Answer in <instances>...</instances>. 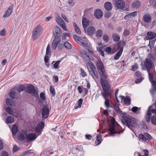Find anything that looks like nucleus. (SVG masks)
Here are the masks:
<instances>
[{"instance_id": "nucleus-1", "label": "nucleus", "mask_w": 156, "mask_h": 156, "mask_svg": "<svg viewBox=\"0 0 156 156\" xmlns=\"http://www.w3.org/2000/svg\"><path fill=\"white\" fill-rule=\"evenodd\" d=\"M96 66L98 72L101 77L100 78L101 84L109 83L108 75L105 70L103 63L100 60L97 62Z\"/></svg>"}, {"instance_id": "nucleus-2", "label": "nucleus", "mask_w": 156, "mask_h": 156, "mask_svg": "<svg viewBox=\"0 0 156 156\" xmlns=\"http://www.w3.org/2000/svg\"><path fill=\"white\" fill-rule=\"evenodd\" d=\"M103 92L101 93V95L105 100V106L109 108L110 107L109 101L108 100L109 95L112 93L111 90V87L109 83L101 84Z\"/></svg>"}, {"instance_id": "nucleus-3", "label": "nucleus", "mask_w": 156, "mask_h": 156, "mask_svg": "<svg viewBox=\"0 0 156 156\" xmlns=\"http://www.w3.org/2000/svg\"><path fill=\"white\" fill-rule=\"evenodd\" d=\"M42 27L38 25L32 31V37L33 41L36 40L42 34Z\"/></svg>"}, {"instance_id": "nucleus-4", "label": "nucleus", "mask_w": 156, "mask_h": 156, "mask_svg": "<svg viewBox=\"0 0 156 156\" xmlns=\"http://www.w3.org/2000/svg\"><path fill=\"white\" fill-rule=\"evenodd\" d=\"M89 74L91 75L93 78L95 80L98 78L97 73L95 72V67L93 63L90 62L87 65Z\"/></svg>"}, {"instance_id": "nucleus-5", "label": "nucleus", "mask_w": 156, "mask_h": 156, "mask_svg": "<svg viewBox=\"0 0 156 156\" xmlns=\"http://www.w3.org/2000/svg\"><path fill=\"white\" fill-rule=\"evenodd\" d=\"M126 122L127 126L130 128V126L135 127L136 126V120L134 118L129 116H126L124 117Z\"/></svg>"}, {"instance_id": "nucleus-6", "label": "nucleus", "mask_w": 156, "mask_h": 156, "mask_svg": "<svg viewBox=\"0 0 156 156\" xmlns=\"http://www.w3.org/2000/svg\"><path fill=\"white\" fill-rule=\"evenodd\" d=\"M26 91L35 98L38 97V90H36L35 87L32 85H28L26 87Z\"/></svg>"}, {"instance_id": "nucleus-7", "label": "nucleus", "mask_w": 156, "mask_h": 156, "mask_svg": "<svg viewBox=\"0 0 156 156\" xmlns=\"http://www.w3.org/2000/svg\"><path fill=\"white\" fill-rule=\"evenodd\" d=\"M139 137L142 141H148L152 138V137L150 134L147 133L139 134Z\"/></svg>"}, {"instance_id": "nucleus-8", "label": "nucleus", "mask_w": 156, "mask_h": 156, "mask_svg": "<svg viewBox=\"0 0 156 156\" xmlns=\"http://www.w3.org/2000/svg\"><path fill=\"white\" fill-rule=\"evenodd\" d=\"M55 20L58 24L60 25L64 30L66 31H67L65 23L62 18L59 17H57L56 18Z\"/></svg>"}, {"instance_id": "nucleus-9", "label": "nucleus", "mask_w": 156, "mask_h": 156, "mask_svg": "<svg viewBox=\"0 0 156 156\" xmlns=\"http://www.w3.org/2000/svg\"><path fill=\"white\" fill-rule=\"evenodd\" d=\"M145 67L147 71L150 70L153 65V62L150 58H147L145 59L144 62Z\"/></svg>"}, {"instance_id": "nucleus-10", "label": "nucleus", "mask_w": 156, "mask_h": 156, "mask_svg": "<svg viewBox=\"0 0 156 156\" xmlns=\"http://www.w3.org/2000/svg\"><path fill=\"white\" fill-rule=\"evenodd\" d=\"M44 123L41 122L39 123V124L36 127L35 129V132L37 133H39L38 136L40 135L42 132V129L44 127Z\"/></svg>"}, {"instance_id": "nucleus-11", "label": "nucleus", "mask_w": 156, "mask_h": 156, "mask_svg": "<svg viewBox=\"0 0 156 156\" xmlns=\"http://www.w3.org/2000/svg\"><path fill=\"white\" fill-rule=\"evenodd\" d=\"M42 117L43 119H45L48 118L49 114V110L48 107L44 106L42 109Z\"/></svg>"}, {"instance_id": "nucleus-12", "label": "nucleus", "mask_w": 156, "mask_h": 156, "mask_svg": "<svg viewBox=\"0 0 156 156\" xmlns=\"http://www.w3.org/2000/svg\"><path fill=\"white\" fill-rule=\"evenodd\" d=\"M61 39L59 37H55L52 44V49L55 50L56 49L58 44L60 42Z\"/></svg>"}, {"instance_id": "nucleus-13", "label": "nucleus", "mask_w": 156, "mask_h": 156, "mask_svg": "<svg viewBox=\"0 0 156 156\" xmlns=\"http://www.w3.org/2000/svg\"><path fill=\"white\" fill-rule=\"evenodd\" d=\"M37 136L35 133H31L27 135L26 138L28 142L32 141L34 140L37 138Z\"/></svg>"}, {"instance_id": "nucleus-14", "label": "nucleus", "mask_w": 156, "mask_h": 156, "mask_svg": "<svg viewBox=\"0 0 156 156\" xmlns=\"http://www.w3.org/2000/svg\"><path fill=\"white\" fill-rule=\"evenodd\" d=\"M152 112L154 113L152 111V109L149 107L147 111V113L145 116V120L147 122L150 121V118L151 116Z\"/></svg>"}, {"instance_id": "nucleus-15", "label": "nucleus", "mask_w": 156, "mask_h": 156, "mask_svg": "<svg viewBox=\"0 0 156 156\" xmlns=\"http://www.w3.org/2000/svg\"><path fill=\"white\" fill-rule=\"evenodd\" d=\"M115 5L117 8L122 9L124 7L125 4L123 1L119 0L116 2Z\"/></svg>"}, {"instance_id": "nucleus-16", "label": "nucleus", "mask_w": 156, "mask_h": 156, "mask_svg": "<svg viewBox=\"0 0 156 156\" xmlns=\"http://www.w3.org/2000/svg\"><path fill=\"white\" fill-rule=\"evenodd\" d=\"M82 25L85 32H86V28L89 25V21L86 18H83L82 21Z\"/></svg>"}, {"instance_id": "nucleus-17", "label": "nucleus", "mask_w": 156, "mask_h": 156, "mask_svg": "<svg viewBox=\"0 0 156 156\" xmlns=\"http://www.w3.org/2000/svg\"><path fill=\"white\" fill-rule=\"evenodd\" d=\"M94 16L98 19L101 18L103 16V13L100 9H96L94 12Z\"/></svg>"}, {"instance_id": "nucleus-18", "label": "nucleus", "mask_w": 156, "mask_h": 156, "mask_svg": "<svg viewBox=\"0 0 156 156\" xmlns=\"http://www.w3.org/2000/svg\"><path fill=\"white\" fill-rule=\"evenodd\" d=\"M119 98H121L122 101L123 100L124 104H126V105H129L130 104L131 99L129 98H125L123 96H120Z\"/></svg>"}, {"instance_id": "nucleus-19", "label": "nucleus", "mask_w": 156, "mask_h": 156, "mask_svg": "<svg viewBox=\"0 0 156 156\" xmlns=\"http://www.w3.org/2000/svg\"><path fill=\"white\" fill-rule=\"evenodd\" d=\"M95 31V29L94 27L93 26L89 27L85 33L88 35H91L94 34Z\"/></svg>"}, {"instance_id": "nucleus-20", "label": "nucleus", "mask_w": 156, "mask_h": 156, "mask_svg": "<svg viewBox=\"0 0 156 156\" xmlns=\"http://www.w3.org/2000/svg\"><path fill=\"white\" fill-rule=\"evenodd\" d=\"M61 33V30L60 27L58 26L55 27H54L53 33L55 37H58L57 36L60 34Z\"/></svg>"}, {"instance_id": "nucleus-21", "label": "nucleus", "mask_w": 156, "mask_h": 156, "mask_svg": "<svg viewBox=\"0 0 156 156\" xmlns=\"http://www.w3.org/2000/svg\"><path fill=\"white\" fill-rule=\"evenodd\" d=\"M27 135V132L26 131H22L21 133L18 136V140L22 141L24 140L25 138V136Z\"/></svg>"}, {"instance_id": "nucleus-22", "label": "nucleus", "mask_w": 156, "mask_h": 156, "mask_svg": "<svg viewBox=\"0 0 156 156\" xmlns=\"http://www.w3.org/2000/svg\"><path fill=\"white\" fill-rule=\"evenodd\" d=\"M137 12L136 11L133 12L130 14L126 15L124 19L125 20H128L129 19L135 17L137 14Z\"/></svg>"}, {"instance_id": "nucleus-23", "label": "nucleus", "mask_w": 156, "mask_h": 156, "mask_svg": "<svg viewBox=\"0 0 156 156\" xmlns=\"http://www.w3.org/2000/svg\"><path fill=\"white\" fill-rule=\"evenodd\" d=\"M12 9L13 6H10L5 14L3 15V18H6L9 16L12 12Z\"/></svg>"}, {"instance_id": "nucleus-24", "label": "nucleus", "mask_w": 156, "mask_h": 156, "mask_svg": "<svg viewBox=\"0 0 156 156\" xmlns=\"http://www.w3.org/2000/svg\"><path fill=\"white\" fill-rule=\"evenodd\" d=\"M135 75L137 78H139L135 81V82L136 83H140L144 79V78L142 77L140 78L141 77V73L140 72L137 71L136 72Z\"/></svg>"}, {"instance_id": "nucleus-25", "label": "nucleus", "mask_w": 156, "mask_h": 156, "mask_svg": "<svg viewBox=\"0 0 156 156\" xmlns=\"http://www.w3.org/2000/svg\"><path fill=\"white\" fill-rule=\"evenodd\" d=\"M109 131L110 132V134L112 135L115 133H118L116 131L115 125L113 123H112V125L109 126Z\"/></svg>"}, {"instance_id": "nucleus-26", "label": "nucleus", "mask_w": 156, "mask_h": 156, "mask_svg": "<svg viewBox=\"0 0 156 156\" xmlns=\"http://www.w3.org/2000/svg\"><path fill=\"white\" fill-rule=\"evenodd\" d=\"M79 42H80L78 44L83 47H85L87 45V42L85 37H82L80 40Z\"/></svg>"}, {"instance_id": "nucleus-27", "label": "nucleus", "mask_w": 156, "mask_h": 156, "mask_svg": "<svg viewBox=\"0 0 156 156\" xmlns=\"http://www.w3.org/2000/svg\"><path fill=\"white\" fill-rule=\"evenodd\" d=\"M151 19V16L148 14H145L144 15L143 20L146 23H148L150 22Z\"/></svg>"}, {"instance_id": "nucleus-28", "label": "nucleus", "mask_w": 156, "mask_h": 156, "mask_svg": "<svg viewBox=\"0 0 156 156\" xmlns=\"http://www.w3.org/2000/svg\"><path fill=\"white\" fill-rule=\"evenodd\" d=\"M104 7L105 9L108 11L111 10L112 8V4L109 2H106L104 4Z\"/></svg>"}, {"instance_id": "nucleus-29", "label": "nucleus", "mask_w": 156, "mask_h": 156, "mask_svg": "<svg viewBox=\"0 0 156 156\" xmlns=\"http://www.w3.org/2000/svg\"><path fill=\"white\" fill-rule=\"evenodd\" d=\"M147 35L148 36L147 39H154V38L156 37V33L152 32H148Z\"/></svg>"}, {"instance_id": "nucleus-30", "label": "nucleus", "mask_w": 156, "mask_h": 156, "mask_svg": "<svg viewBox=\"0 0 156 156\" xmlns=\"http://www.w3.org/2000/svg\"><path fill=\"white\" fill-rule=\"evenodd\" d=\"M6 102L8 106H14L15 105L14 101L11 99H7L6 100Z\"/></svg>"}, {"instance_id": "nucleus-31", "label": "nucleus", "mask_w": 156, "mask_h": 156, "mask_svg": "<svg viewBox=\"0 0 156 156\" xmlns=\"http://www.w3.org/2000/svg\"><path fill=\"white\" fill-rule=\"evenodd\" d=\"M132 5L133 8L137 9L140 6L141 4L139 1H136L132 3Z\"/></svg>"}, {"instance_id": "nucleus-32", "label": "nucleus", "mask_w": 156, "mask_h": 156, "mask_svg": "<svg viewBox=\"0 0 156 156\" xmlns=\"http://www.w3.org/2000/svg\"><path fill=\"white\" fill-rule=\"evenodd\" d=\"M122 51V48L119 51L115 54L114 57V59L115 60L118 59L121 55Z\"/></svg>"}, {"instance_id": "nucleus-33", "label": "nucleus", "mask_w": 156, "mask_h": 156, "mask_svg": "<svg viewBox=\"0 0 156 156\" xmlns=\"http://www.w3.org/2000/svg\"><path fill=\"white\" fill-rule=\"evenodd\" d=\"M149 39V46H150V48L151 49L154 47V43L155 41H156V39Z\"/></svg>"}, {"instance_id": "nucleus-34", "label": "nucleus", "mask_w": 156, "mask_h": 156, "mask_svg": "<svg viewBox=\"0 0 156 156\" xmlns=\"http://www.w3.org/2000/svg\"><path fill=\"white\" fill-rule=\"evenodd\" d=\"M96 141L95 143L96 145L100 144L102 141V137L100 134H98L96 136Z\"/></svg>"}, {"instance_id": "nucleus-35", "label": "nucleus", "mask_w": 156, "mask_h": 156, "mask_svg": "<svg viewBox=\"0 0 156 156\" xmlns=\"http://www.w3.org/2000/svg\"><path fill=\"white\" fill-rule=\"evenodd\" d=\"M112 38L114 41L116 42L118 41L120 38V36L119 35L116 34H114L112 35Z\"/></svg>"}, {"instance_id": "nucleus-36", "label": "nucleus", "mask_w": 156, "mask_h": 156, "mask_svg": "<svg viewBox=\"0 0 156 156\" xmlns=\"http://www.w3.org/2000/svg\"><path fill=\"white\" fill-rule=\"evenodd\" d=\"M14 121V118L11 116L8 117L6 119V122L7 123L10 124L13 122Z\"/></svg>"}, {"instance_id": "nucleus-37", "label": "nucleus", "mask_w": 156, "mask_h": 156, "mask_svg": "<svg viewBox=\"0 0 156 156\" xmlns=\"http://www.w3.org/2000/svg\"><path fill=\"white\" fill-rule=\"evenodd\" d=\"M18 131V127L16 125L13 126L12 128V132L13 135H15Z\"/></svg>"}, {"instance_id": "nucleus-38", "label": "nucleus", "mask_w": 156, "mask_h": 156, "mask_svg": "<svg viewBox=\"0 0 156 156\" xmlns=\"http://www.w3.org/2000/svg\"><path fill=\"white\" fill-rule=\"evenodd\" d=\"M132 111L134 113L137 114H139L140 113V109H139V108L136 107H133L132 109Z\"/></svg>"}, {"instance_id": "nucleus-39", "label": "nucleus", "mask_w": 156, "mask_h": 156, "mask_svg": "<svg viewBox=\"0 0 156 156\" xmlns=\"http://www.w3.org/2000/svg\"><path fill=\"white\" fill-rule=\"evenodd\" d=\"M6 111L9 114L12 115H15V113L14 111L9 107L6 108Z\"/></svg>"}, {"instance_id": "nucleus-40", "label": "nucleus", "mask_w": 156, "mask_h": 156, "mask_svg": "<svg viewBox=\"0 0 156 156\" xmlns=\"http://www.w3.org/2000/svg\"><path fill=\"white\" fill-rule=\"evenodd\" d=\"M64 46L67 49L69 50L71 48V44L68 41L65 42L64 43Z\"/></svg>"}, {"instance_id": "nucleus-41", "label": "nucleus", "mask_w": 156, "mask_h": 156, "mask_svg": "<svg viewBox=\"0 0 156 156\" xmlns=\"http://www.w3.org/2000/svg\"><path fill=\"white\" fill-rule=\"evenodd\" d=\"M115 109L119 113H120L121 114H123V112L122 111L119 109V107L117 104H115L114 105V106Z\"/></svg>"}, {"instance_id": "nucleus-42", "label": "nucleus", "mask_w": 156, "mask_h": 156, "mask_svg": "<svg viewBox=\"0 0 156 156\" xmlns=\"http://www.w3.org/2000/svg\"><path fill=\"white\" fill-rule=\"evenodd\" d=\"M80 75L82 77H84L87 76V73L82 68L80 69Z\"/></svg>"}, {"instance_id": "nucleus-43", "label": "nucleus", "mask_w": 156, "mask_h": 156, "mask_svg": "<svg viewBox=\"0 0 156 156\" xmlns=\"http://www.w3.org/2000/svg\"><path fill=\"white\" fill-rule=\"evenodd\" d=\"M83 100L82 99H79L77 101L78 106H76L75 108L76 109L77 108H80L81 107V105L82 104Z\"/></svg>"}, {"instance_id": "nucleus-44", "label": "nucleus", "mask_w": 156, "mask_h": 156, "mask_svg": "<svg viewBox=\"0 0 156 156\" xmlns=\"http://www.w3.org/2000/svg\"><path fill=\"white\" fill-rule=\"evenodd\" d=\"M10 97L13 99H15L17 97V93H15L14 91H11L10 93Z\"/></svg>"}, {"instance_id": "nucleus-45", "label": "nucleus", "mask_w": 156, "mask_h": 156, "mask_svg": "<svg viewBox=\"0 0 156 156\" xmlns=\"http://www.w3.org/2000/svg\"><path fill=\"white\" fill-rule=\"evenodd\" d=\"M51 54L50 46L49 44H48L46 48V55L48 56H50Z\"/></svg>"}, {"instance_id": "nucleus-46", "label": "nucleus", "mask_w": 156, "mask_h": 156, "mask_svg": "<svg viewBox=\"0 0 156 156\" xmlns=\"http://www.w3.org/2000/svg\"><path fill=\"white\" fill-rule=\"evenodd\" d=\"M103 34L102 31L101 30H98L96 33V36L98 37H101Z\"/></svg>"}, {"instance_id": "nucleus-47", "label": "nucleus", "mask_w": 156, "mask_h": 156, "mask_svg": "<svg viewBox=\"0 0 156 156\" xmlns=\"http://www.w3.org/2000/svg\"><path fill=\"white\" fill-rule=\"evenodd\" d=\"M151 121L152 123L155 125H156V115H153L151 119Z\"/></svg>"}, {"instance_id": "nucleus-48", "label": "nucleus", "mask_w": 156, "mask_h": 156, "mask_svg": "<svg viewBox=\"0 0 156 156\" xmlns=\"http://www.w3.org/2000/svg\"><path fill=\"white\" fill-rule=\"evenodd\" d=\"M85 48L88 50V51L91 54H93V51L90 47V45L87 44V46H86Z\"/></svg>"}, {"instance_id": "nucleus-49", "label": "nucleus", "mask_w": 156, "mask_h": 156, "mask_svg": "<svg viewBox=\"0 0 156 156\" xmlns=\"http://www.w3.org/2000/svg\"><path fill=\"white\" fill-rule=\"evenodd\" d=\"M73 38L78 43L80 42V40L81 39L82 37H80L76 35H74L73 36Z\"/></svg>"}, {"instance_id": "nucleus-50", "label": "nucleus", "mask_w": 156, "mask_h": 156, "mask_svg": "<svg viewBox=\"0 0 156 156\" xmlns=\"http://www.w3.org/2000/svg\"><path fill=\"white\" fill-rule=\"evenodd\" d=\"M130 32L129 30L126 29L124 30L123 33V35L125 37H126L129 36L130 34Z\"/></svg>"}, {"instance_id": "nucleus-51", "label": "nucleus", "mask_w": 156, "mask_h": 156, "mask_svg": "<svg viewBox=\"0 0 156 156\" xmlns=\"http://www.w3.org/2000/svg\"><path fill=\"white\" fill-rule=\"evenodd\" d=\"M103 38L105 41L108 42L109 41V37L108 35L105 34L103 36Z\"/></svg>"}, {"instance_id": "nucleus-52", "label": "nucleus", "mask_w": 156, "mask_h": 156, "mask_svg": "<svg viewBox=\"0 0 156 156\" xmlns=\"http://www.w3.org/2000/svg\"><path fill=\"white\" fill-rule=\"evenodd\" d=\"M25 89V87L24 86L21 85L20 86L17 88V90L18 92H20L23 90H24Z\"/></svg>"}, {"instance_id": "nucleus-53", "label": "nucleus", "mask_w": 156, "mask_h": 156, "mask_svg": "<svg viewBox=\"0 0 156 156\" xmlns=\"http://www.w3.org/2000/svg\"><path fill=\"white\" fill-rule=\"evenodd\" d=\"M138 64H136L133 65L131 67V69L133 71H135L138 69Z\"/></svg>"}, {"instance_id": "nucleus-54", "label": "nucleus", "mask_w": 156, "mask_h": 156, "mask_svg": "<svg viewBox=\"0 0 156 156\" xmlns=\"http://www.w3.org/2000/svg\"><path fill=\"white\" fill-rule=\"evenodd\" d=\"M50 92L52 95L54 96L55 95V92L54 88L52 86L50 87Z\"/></svg>"}, {"instance_id": "nucleus-55", "label": "nucleus", "mask_w": 156, "mask_h": 156, "mask_svg": "<svg viewBox=\"0 0 156 156\" xmlns=\"http://www.w3.org/2000/svg\"><path fill=\"white\" fill-rule=\"evenodd\" d=\"M40 97L43 101H45L46 99L45 94L44 92H41L40 94Z\"/></svg>"}, {"instance_id": "nucleus-56", "label": "nucleus", "mask_w": 156, "mask_h": 156, "mask_svg": "<svg viewBox=\"0 0 156 156\" xmlns=\"http://www.w3.org/2000/svg\"><path fill=\"white\" fill-rule=\"evenodd\" d=\"M61 61L60 60L56 62L54 64V67L55 69H58L59 66V65Z\"/></svg>"}, {"instance_id": "nucleus-57", "label": "nucleus", "mask_w": 156, "mask_h": 156, "mask_svg": "<svg viewBox=\"0 0 156 156\" xmlns=\"http://www.w3.org/2000/svg\"><path fill=\"white\" fill-rule=\"evenodd\" d=\"M141 126L142 127L145 129H147V126L145 121H142V122Z\"/></svg>"}, {"instance_id": "nucleus-58", "label": "nucleus", "mask_w": 156, "mask_h": 156, "mask_svg": "<svg viewBox=\"0 0 156 156\" xmlns=\"http://www.w3.org/2000/svg\"><path fill=\"white\" fill-rule=\"evenodd\" d=\"M104 50L106 51L108 53L110 54L111 53L112 51V48L110 47H108L105 48Z\"/></svg>"}, {"instance_id": "nucleus-59", "label": "nucleus", "mask_w": 156, "mask_h": 156, "mask_svg": "<svg viewBox=\"0 0 156 156\" xmlns=\"http://www.w3.org/2000/svg\"><path fill=\"white\" fill-rule=\"evenodd\" d=\"M97 50L100 53L102 56H104V54L102 49L99 48H97Z\"/></svg>"}, {"instance_id": "nucleus-60", "label": "nucleus", "mask_w": 156, "mask_h": 156, "mask_svg": "<svg viewBox=\"0 0 156 156\" xmlns=\"http://www.w3.org/2000/svg\"><path fill=\"white\" fill-rule=\"evenodd\" d=\"M70 34L69 33H64L63 34L62 39H64L66 37H70Z\"/></svg>"}, {"instance_id": "nucleus-61", "label": "nucleus", "mask_w": 156, "mask_h": 156, "mask_svg": "<svg viewBox=\"0 0 156 156\" xmlns=\"http://www.w3.org/2000/svg\"><path fill=\"white\" fill-rule=\"evenodd\" d=\"M6 34V31L5 29H3L2 30L0 31V35L1 36H4Z\"/></svg>"}, {"instance_id": "nucleus-62", "label": "nucleus", "mask_w": 156, "mask_h": 156, "mask_svg": "<svg viewBox=\"0 0 156 156\" xmlns=\"http://www.w3.org/2000/svg\"><path fill=\"white\" fill-rule=\"evenodd\" d=\"M61 16L63 18V19L65 20V21L67 23L69 22V21L68 19H67L66 16L65 15L62 14L61 15Z\"/></svg>"}, {"instance_id": "nucleus-63", "label": "nucleus", "mask_w": 156, "mask_h": 156, "mask_svg": "<svg viewBox=\"0 0 156 156\" xmlns=\"http://www.w3.org/2000/svg\"><path fill=\"white\" fill-rule=\"evenodd\" d=\"M111 16V13L109 12H106L105 13V16L107 18L110 17Z\"/></svg>"}, {"instance_id": "nucleus-64", "label": "nucleus", "mask_w": 156, "mask_h": 156, "mask_svg": "<svg viewBox=\"0 0 156 156\" xmlns=\"http://www.w3.org/2000/svg\"><path fill=\"white\" fill-rule=\"evenodd\" d=\"M75 30L76 32L78 34H81V31L79 28L78 27L75 28Z\"/></svg>"}]
</instances>
